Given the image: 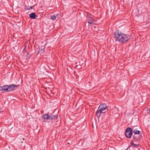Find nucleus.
<instances>
[{
	"mask_svg": "<svg viewBox=\"0 0 150 150\" xmlns=\"http://www.w3.org/2000/svg\"><path fill=\"white\" fill-rule=\"evenodd\" d=\"M114 38L116 40L121 44H124L129 40L128 36L119 30H117L114 33Z\"/></svg>",
	"mask_w": 150,
	"mask_h": 150,
	"instance_id": "f257e3e1",
	"label": "nucleus"
},
{
	"mask_svg": "<svg viewBox=\"0 0 150 150\" xmlns=\"http://www.w3.org/2000/svg\"><path fill=\"white\" fill-rule=\"evenodd\" d=\"M17 86L18 85L14 84L5 85L0 87V91L6 92H11L16 89Z\"/></svg>",
	"mask_w": 150,
	"mask_h": 150,
	"instance_id": "f03ea898",
	"label": "nucleus"
},
{
	"mask_svg": "<svg viewBox=\"0 0 150 150\" xmlns=\"http://www.w3.org/2000/svg\"><path fill=\"white\" fill-rule=\"evenodd\" d=\"M132 130L131 128L128 127L125 130V135L127 138H130L132 134Z\"/></svg>",
	"mask_w": 150,
	"mask_h": 150,
	"instance_id": "7ed1b4c3",
	"label": "nucleus"
},
{
	"mask_svg": "<svg viewBox=\"0 0 150 150\" xmlns=\"http://www.w3.org/2000/svg\"><path fill=\"white\" fill-rule=\"evenodd\" d=\"M107 108L108 107L105 104H102L100 105L98 109H100L102 110H104L107 109Z\"/></svg>",
	"mask_w": 150,
	"mask_h": 150,
	"instance_id": "20e7f679",
	"label": "nucleus"
},
{
	"mask_svg": "<svg viewBox=\"0 0 150 150\" xmlns=\"http://www.w3.org/2000/svg\"><path fill=\"white\" fill-rule=\"evenodd\" d=\"M49 113H48L47 114H45L42 116V118L44 120V121L47 120H50V115H48Z\"/></svg>",
	"mask_w": 150,
	"mask_h": 150,
	"instance_id": "39448f33",
	"label": "nucleus"
},
{
	"mask_svg": "<svg viewBox=\"0 0 150 150\" xmlns=\"http://www.w3.org/2000/svg\"><path fill=\"white\" fill-rule=\"evenodd\" d=\"M50 120H55L57 119L58 118V115L52 114L51 115H50Z\"/></svg>",
	"mask_w": 150,
	"mask_h": 150,
	"instance_id": "423d86ee",
	"label": "nucleus"
},
{
	"mask_svg": "<svg viewBox=\"0 0 150 150\" xmlns=\"http://www.w3.org/2000/svg\"><path fill=\"white\" fill-rule=\"evenodd\" d=\"M138 134H134L133 136V139L135 141H139L140 138Z\"/></svg>",
	"mask_w": 150,
	"mask_h": 150,
	"instance_id": "0eeeda50",
	"label": "nucleus"
},
{
	"mask_svg": "<svg viewBox=\"0 0 150 150\" xmlns=\"http://www.w3.org/2000/svg\"><path fill=\"white\" fill-rule=\"evenodd\" d=\"M103 110L100 109H98L97 110L96 113L98 118L100 116L101 114L103 113Z\"/></svg>",
	"mask_w": 150,
	"mask_h": 150,
	"instance_id": "6e6552de",
	"label": "nucleus"
},
{
	"mask_svg": "<svg viewBox=\"0 0 150 150\" xmlns=\"http://www.w3.org/2000/svg\"><path fill=\"white\" fill-rule=\"evenodd\" d=\"M45 47L44 46H41V48H40L38 50V52L40 54L42 53L45 51Z\"/></svg>",
	"mask_w": 150,
	"mask_h": 150,
	"instance_id": "1a4fd4ad",
	"label": "nucleus"
},
{
	"mask_svg": "<svg viewBox=\"0 0 150 150\" xmlns=\"http://www.w3.org/2000/svg\"><path fill=\"white\" fill-rule=\"evenodd\" d=\"M87 19L88 23L89 24H91L93 23L94 20L93 18L88 17Z\"/></svg>",
	"mask_w": 150,
	"mask_h": 150,
	"instance_id": "9d476101",
	"label": "nucleus"
},
{
	"mask_svg": "<svg viewBox=\"0 0 150 150\" xmlns=\"http://www.w3.org/2000/svg\"><path fill=\"white\" fill-rule=\"evenodd\" d=\"M31 19H35L36 18V15L35 13L33 12L29 15Z\"/></svg>",
	"mask_w": 150,
	"mask_h": 150,
	"instance_id": "9b49d317",
	"label": "nucleus"
},
{
	"mask_svg": "<svg viewBox=\"0 0 150 150\" xmlns=\"http://www.w3.org/2000/svg\"><path fill=\"white\" fill-rule=\"evenodd\" d=\"M131 145L133 146V147H137L139 146V144H134V142L132 140L131 142Z\"/></svg>",
	"mask_w": 150,
	"mask_h": 150,
	"instance_id": "f8f14e48",
	"label": "nucleus"
},
{
	"mask_svg": "<svg viewBox=\"0 0 150 150\" xmlns=\"http://www.w3.org/2000/svg\"><path fill=\"white\" fill-rule=\"evenodd\" d=\"M134 133L135 134H138L140 133V131L139 130H137L136 129H134L133 131Z\"/></svg>",
	"mask_w": 150,
	"mask_h": 150,
	"instance_id": "ddd939ff",
	"label": "nucleus"
},
{
	"mask_svg": "<svg viewBox=\"0 0 150 150\" xmlns=\"http://www.w3.org/2000/svg\"><path fill=\"white\" fill-rule=\"evenodd\" d=\"M51 19L53 20H55L56 19V16L54 15L52 16L51 17Z\"/></svg>",
	"mask_w": 150,
	"mask_h": 150,
	"instance_id": "4468645a",
	"label": "nucleus"
},
{
	"mask_svg": "<svg viewBox=\"0 0 150 150\" xmlns=\"http://www.w3.org/2000/svg\"><path fill=\"white\" fill-rule=\"evenodd\" d=\"M33 8L32 6H27L26 9L27 10H29L30 9H32Z\"/></svg>",
	"mask_w": 150,
	"mask_h": 150,
	"instance_id": "2eb2a0df",
	"label": "nucleus"
},
{
	"mask_svg": "<svg viewBox=\"0 0 150 150\" xmlns=\"http://www.w3.org/2000/svg\"><path fill=\"white\" fill-rule=\"evenodd\" d=\"M147 112L148 114L150 115V108H148Z\"/></svg>",
	"mask_w": 150,
	"mask_h": 150,
	"instance_id": "dca6fc26",
	"label": "nucleus"
},
{
	"mask_svg": "<svg viewBox=\"0 0 150 150\" xmlns=\"http://www.w3.org/2000/svg\"><path fill=\"white\" fill-rule=\"evenodd\" d=\"M23 140H25V139H24V138H23Z\"/></svg>",
	"mask_w": 150,
	"mask_h": 150,
	"instance_id": "f3484780",
	"label": "nucleus"
},
{
	"mask_svg": "<svg viewBox=\"0 0 150 150\" xmlns=\"http://www.w3.org/2000/svg\"><path fill=\"white\" fill-rule=\"evenodd\" d=\"M1 111H0V114L1 113Z\"/></svg>",
	"mask_w": 150,
	"mask_h": 150,
	"instance_id": "a211bd4d",
	"label": "nucleus"
},
{
	"mask_svg": "<svg viewBox=\"0 0 150 150\" xmlns=\"http://www.w3.org/2000/svg\"><path fill=\"white\" fill-rule=\"evenodd\" d=\"M23 143V142H21V143Z\"/></svg>",
	"mask_w": 150,
	"mask_h": 150,
	"instance_id": "6ab92c4d",
	"label": "nucleus"
}]
</instances>
